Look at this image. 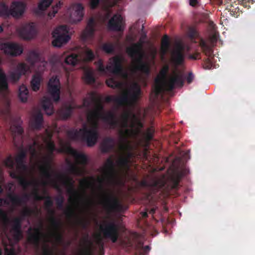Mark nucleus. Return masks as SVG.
Instances as JSON below:
<instances>
[{"label": "nucleus", "instance_id": "obj_1", "mask_svg": "<svg viewBox=\"0 0 255 255\" xmlns=\"http://www.w3.org/2000/svg\"><path fill=\"white\" fill-rule=\"evenodd\" d=\"M104 118L103 107L100 103H98L94 111L90 113L88 115L87 124L89 128H88L87 126L85 125L83 129H80L79 131H74L73 133L71 132V136L73 138H86L88 145L93 146L96 143L98 137V121L100 119Z\"/></svg>", "mask_w": 255, "mask_h": 255}, {"label": "nucleus", "instance_id": "obj_2", "mask_svg": "<svg viewBox=\"0 0 255 255\" xmlns=\"http://www.w3.org/2000/svg\"><path fill=\"white\" fill-rule=\"evenodd\" d=\"M167 66H164L155 79L153 87L154 93L156 95L164 91H169L175 87H181L183 85V80L181 75L175 72L167 76Z\"/></svg>", "mask_w": 255, "mask_h": 255}, {"label": "nucleus", "instance_id": "obj_3", "mask_svg": "<svg viewBox=\"0 0 255 255\" xmlns=\"http://www.w3.org/2000/svg\"><path fill=\"white\" fill-rule=\"evenodd\" d=\"M106 83L109 87L122 90V96L117 100V102L120 105H131L140 96V88L136 83H119L113 79L107 80Z\"/></svg>", "mask_w": 255, "mask_h": 255}, {"label": "nucleus", "instance_id": "obj_4", "mask_svg": "<svg viewBox=\"0 0 255 255\" xmlns=\"http://www.w3.org/2000/svg\"><path fill=\"white\" fill-rule=\"evenodd\" d=\"M27 62L28 65L22 63L18 65L16 72L12 75L13 81L18 80L21 75L30 73L32 69L38 72L43 71L47 64L46 62L41 60L39 54L35 51L29 53Z\"/></svg>", "mask_w": 255, "mask_h": 255}, {"label": "nucleus", "instance_id": "obj_5", "mask_svg": "<svg viewBox=\"0 0 255 255\" xmlns=\"http://www.w3.org/2000/svg\"><path fill=\"white\" fill-rule=\"evenodd\" d=\"M60 83L59 79L56 77L51 78L48 83V97H44L42 100L44 110L48 115H51L53 112L51 101L57 102L60 99Z\"/></svg>", "mask_w": 255, "mask_h": 255}, {"label": "nucleus", "instance_id": "obj_6", "mask_svg": "<svg viewBox=\"0 0 255 255\" xmlns=\"http://www.w3.org/2000/svg\"><path fill=\"white\" fill-rule=\"evenodd\" d=\"M127 53L132 58L131 66L128 71L130 74L139 71L148 73L149 65L147 63H143L141 61L143 54L141 51V44L138 43L127 48Z\"/></svg>", "mask_w": 255, "mask_h": 255}, {"label": "nucleus", "instance_id": "obj_7", "mask_svg": "<svg viewBox=\"0 0 255 255\" xmlns=\"http://www.w3.org/2000/svg\"><path fill=\"white\" fill-rule=\"evenodd\" d=\"M122 128L120 133L124 136H133L140 131L142 124L138 116L130 113H125L122 116Z\"/></svg>", "mask_w": 255, "mask_h": 255}, {"label": "nucleus", "instance_id": "obj_8", "mask_svg": "<svg viewBox=\"0 0 255 255\" xmlns=\"http://www.w3.org/2000/svg\"><path fill=\"white\" fill-rule=\"evenodd\" d=\"M52 35L54 38L52 44L55 47H61L70 39L69 30L66 26L57 27L53 32Z\"/></svg>", "mask_w": 255, "mask_h": 255}, {"label": "nucleus", "instance_id": "obj_9", "mask_svg": "<svg viewBox=\"0 0 255 255\" xmlns=\"http://www.w3.org/2000/svg\"><path fill=\"white\" fill-rule=\"evenodd\" d=\"M84 8L80 3L71 4L67 9L66 16L71 23H76L80 21L83 17Z\"/></svg>", "mask_w": 255, "mask_h": 255}, {"label": "nucleus", "instance_id": "obj_10", "mask_svg": "<svg viewBox=\"0 0 255 255\" xmlns=\"http://www.w3.org/2000/svg\"><path fill=\"white\" fill-rule=\"evenodd\" d=\"M122 58L120 57H116L110 60L109 65L105 69L103 66L102 61L100 60L97 63L98 70L102 73L109 71L113 74H117L121 71V63Z\"/></svg>", "mask_w": 255, "mask_h": 255}, {"label": "nucleus", "instance_id": "obj_11", "mask_svg": "<svg viewBox=\"0 0 255 255\" xmlns=\"http://www.w3.org/2000/svg\"><path fill=\"white\" fill-rule=\"evenodd\" d=\"M0 49L7 55L17 56L22 52V47L13 43H4L0 46Z\"/></svg>", "mask_w": 255, "mask_h": 255}, {"label": "nucleus", "instance_id": "obj_12", "mask_svg": "<svg viewBox=\"0 0 255 255\" xmlns=\"http://www.w3.org/2000/svg\"><path fill=\"white\" fill-rule=\"evenodd\" d=\"M35 25L34 23L26 24L21 28L17 29V31L19 36L25 40L32 38L35 33Z\"/></svg>", "mask_w": 255, "mask_h": 255}, {"label": "nucleus", "instance_id": "obj_13", "mask_svg": "<svg viewBox=\"0 0 255 255\" xmlns=\"http://www.w3.org/2000/svg\"><path fill=\"white\" fill-rule=\"evenodd\" d=\"M100 230L104 235L111 239L113 242H115L118 238V229L113 224H109L106 226L101 225Z\"/></svg>", "mask_w": 255, "mask_h": 255}, {"label": "nucleus", "instance_id": "obj_14", "mask_svg": "<svg viewBox=\"0 0 255 255\" xmlns=\"http://www.w3.org/2000/svg\"><path fill=\"white\" fill-rule=\"evenodd\" d=\"M25 3L21 1L13 2L9 10V14L13 17H18L21 16L25 10Z\"/></svg>", "mask_w": 255, "mask_h": 255}, {"label": "nucleus", "instance_id": "obj_15", "mask_svg": "<svg viewBox=\"0 0 255 255\" xmlns=\"http://www.w3.org/2000/svg\"><path fill=\"white\" fill-rule=\"evenodd\" d=\"M124 26L123 19L121 15H115L110 20L108 27L112 30L120 31Z\"/></svg>", "mask_w": 255, "mask_h": 255}, {"label": "nucleus", "instance_id": "obj_16", "mask_svg": "<svg viewBox=\"0 0 255 255\" xmlns=\"http://www.w3.org/2000/svg\"><path fill=\"white\" fill-rule=\"evenodd\" d=\"M95 22L93 18H90L87 23L85 29L81 34V38L86 40L92 37L94 31Z\"/></svg>", "mask_w": 255, "mask_h": 255}, {"label": "nucleus", "instance_id": "obj_17", "mask_svg": "<svg viewBox=\"0 0 255 255\" xmlns=\"http://www.w3.org/2000/svg\"><path fill=\"white\" fill-rule=\"evenodd\" d=\"M54 0H41L38 4L37 7L34 10V13L37 15H40L46 10Z\"/></svg>", "mask_w": 255, "mask_h": 255}, {"label": "nucleus", "instance_id": "obj_18", "mask_svg": "<svg viewBox=\"0 0 255 255\" xmlns=\"http://www.w3.org/2000/svg\"><path fill=\"white\" fill-rule=\"evenodd\" d=\"M66 151L72 155L75 158L78 162H80L82 164L86 162L87 160L86 157L84 154L78 153L77 151L71 147H68Z\"/></svg>", "mask_w": 255, "mask_h": 255}, {"label": "nucleus", "instance_id": "obj_19", "mask_svg": "<svg viewBox=\"0 0 255 255\" xmlns=\"http://www.w3.org/2000/svg\"><path fill=\"white\" fill-rule=\"evenodd\" d=\"M42 81V76L40 74H36L32 78L31 81V87L34 91H37L39 89L41 82Z\"/></svg>", "mask_w": 255, "mask_h": 255}, {"label": "nucleus", "instance_id": "obj_20", "mask_svg": "<svg viewBox=\"0 0 255 255\" xmlns=\"http://www.w3.org/2000/svg\"><path fill=\"white\" fill-rule=\"evenodd\" d=\"M172 59L177 64H181L183 60L181 49L175 50L172 53Z\"/></svg>", "mask_w": 255, "mask_h": 255}, {"label": "nucleus", "instance_id": "obj_21", "mask_svg": "<svg viewBox=\"0 0 255 255\" xmlns=\"http://www.w3.org/2000/svg\"><path fill=\"white\" fill-rule=\"evenodd\" d=\"M18 97L22 102H25L27 101L28 97V91L25 85H22L19 87Z\"/></svg>", "mask_w": 255, "mask_h": 255}, {"label": "nucleus", "instance_id": "obj_22", "mask_svg": "<svg viewBox=\"0 0 255 255\" xmlns=\"http://www.w3.org/2000/svg\"><path fill=\"white\" fill-rule=\"evenodd\" d=\"M169 47V41L168 37L165 35H164L162 39L161 46V58L162 60L163 59V56L165 53L167 51Z\"/></svg>", "mask_w": 255, "mask_h": 255}, {"label": "nucleus", "instance_id": "obj_23", "mask_svg": "<svg viewBox=\"0 0 255 255\" xmlns=\"http://www.w3.org/2000/svg\"><path fill=\"white\" fill-rule=\"evenodd\" d=\"M80 57L84 61H89L93 59L94 54L90 49L86 48L80 56Z\"/></svg>", "mask_w": 255, "mask_h": 255}, {"label": "nucleus", "instance_id": "obj_24", "mask_svg": "<svg viewBox=\"0 0 255 255\" xmlns=\"http://www.w3.org/2000/svg\"><path fill=\"white\" fill-rule=\"evenodd\" d=\"M63 5V2L61 1L57 2L55 5H54L52 7V9L51 11H49L48 13V16L50 18H52L54 17L56 14L58 12V10L61 8V6Z\"/></svg>", "mask_w": 255, "mask_h": 255}, {"label": "nucleus", "instance_id": "obj_25", "mask_svg": "<svg viewBox=\"0 0 255 255\" xmlns=\"http://www.w3.org/2000/svg\"><path fill=\"white\" fill-rule=\"evenodd\" d=\"M7 89V84L5 76L1 69H0V90L5 91Z\"/></svg>", "mask_w": 255, "mask_h": 255}, {"label": "nucleus", "instance_id": "obj_26", "mask_svg": "<svg viewBox=\"0 0 255 255\" xmlns=\"http://www.w3.org/2000/svg\"><path fill=\"white\" fill-rule=\"evenodd\" d=\"M51 135L48 133V137L44 140V144L47 151L51 153L54 150V145L50 140Z\"/></svg>", "mask_w": 255, "mask_h": 255}, {"label": "nucleus", "instance_id": "obj_27", "mask_svg": "<svg viewBox=\"0 0 255 255\" xmlns=\"http://www.w3.org/2000/svg\"><path fill=\"white\" fill-rule=\"evenodd\" d=\"M65 63L69 65L74 66L78 63L79 59L76 55L72 54L67 56L65 59Z\"/></svg>", "mask_w": 255, "mask_h": 255}, {"label": "nucleus", "instance_id": "obj_28", "mask_svg": "<svg viewBox=\"0 0 255 255\" xmlns=\"http://www.w3.org/2000/svg\"><path fill=\"white\" fill-rule=\"evenodd\" d=\"M43 121L42 116L41 113H38L34 117V122L32 126L34 128H38Z\"/></svg>", "mask_w": 255, "mask_h": 255}, {"label": "nucleus", "instance_id": "obj_29", "mask_svg": "<svg viewBox=\"0 0 255 255\" xmlns=\"http://www.w3.org/2000/svg\"><path fill=\"white\" fill-rule=\"evenodd\" d=\"M7 6L3 3H0V15L4 16L9 13Z\"/></svg>", "mask_w": 255, "mask_h": 255}, {"label": "nucleus", "instance_id": "obj_30", "mask_svg": "<svg viewBox=\"0 0 255 255\" xmlns=\"http://www.w3.org/2000/svg\"><path fill=\"white\" fill-rule=\"evenodd\" d=\"M103 198L104 202L108 204L111 203H115L116 202L115 199L111 198L108 194L107 193H104L103 194Z\"/></svg>", "mask_w": 255, "mask_h": 255}, {"label": "nucleus", "instance_id": "obj_31", "mask_svg": "<svg viewBox=\"0 0 255 255\" xmlns=\"http://www.w3.org/2000/svg\"><path fill=\"white\" fill-rule=\"evenodd\" d=\"M90 179L86 178L81 180L80 181V186L85 187V188H89L90 186Z\"/></svg>", "mask_w": 255, "mask_h": 255}, {"label": "nucleus", "instance_id": "obj_32", "mask_svg": "<svg viewBox=\"0 0 255 255\" xmlns=\"http://www.w3.org/2000/svg\"><path fill=\"white\" fill-rule=\"evenodd\" d=\"M5 255H15L14 249L12 246H5Z\"/></svg>", "mask_w": 255, "mask_h": 255}, {"label": "nucleus", "instance_id": "obj_33", "mask_svg": "<svg viewBox=\"0 0 255 255\" xmlns=\"http://www.w3.org/2000/svg\"><path fill=\"white\" fill-rule=\"evenodd\" d=\"M4 164L8 167H12L14 164V159L11 157H8L5 160Z\"/></svg>", "mask_w": 255, "mask_h": 255}, {"label": "nucleus", "instance_id": "obj_34", "mask_svg": "<svg viewBox=\"0 0 255 255\" xmlns=\"http://www.w3.org/2000/svg\"><path fill=\"white\" fill-rule=\"evenodd\" d=\"M103 49L107 53H110L113 50V46L111 44H106L103 45Z\"/></svg>", "mask_w": 255, "mask_h": 255}, {"label": "nucleus", "instance_id": "obj_35", "mask_svg": "<svg viewBox=\"0 0 255 255\" xmlns=\"http://www.w3.org/2000/svg\"><path fill=\"white\" fill-rule=\"evenodd\" d=\"M10 128L15 133H17L18 134H21L23 132V129L20 126L16 127H11Z\"/></svg>", "mask_w": 255, "mask_h": 255}, {"label": "nucleus", "instance_id": "obj_36", "mask_svg": "<svg viewBox=\"0 0 255 255\" xmlns=\"http://www.w3.org/2000/svg\"><path fill=\"white\" fill-rule=\"evenodd\" d=\"M84 78L85 80L88 83H90L94 82L93 78L91 77V75H90V74L88 73L85 74Z\"/></svg>", "mask_w": 255, "mask_h": 255}, {"label": "nucleus", "instance_id": "obj_37", "mask_svg": "<svg viewBox=\"0 0 255 255\" xmlns=\"http://www.w3.org/2000/svg\"><path fill=\"white\" fill-rule=\"evenodd\" d=\"M194 79V75L192 73H189L188 76L186 77V80L188 83H191Z\"/></svg>", "mask_w": 255, "mask_h": 255}, {"label": "nucleus", "instance_id": "obj_38", "mask_svg": "<svg viewBox=\"0 0 255 255\" xmlns=\"http://www.w3.org/2000/svg\"><path fill=\"white\" fill-rule=\"evenodd\" d=\"M200 46L203 50H206L207 48L206 42L203 40L200 42Z\"/></svg>", "mask_w": 255, "mask_h": 255}, {"label": "nucleus", "instance_id": "obj_39", "mask_svg": "<svg viewBox=\"0 0 255 255\" xmlns=\"http://www.w3.org/2000/svg\"><path fill=\"white\" fill-rule=\"evenodd\" d=\"M24 156H25V154L22 153L21 155L17 156L15 158V160L16 162H18L21 159L23 158L24 157Z\"/></svg>", "mask_w": 255, "mask_h": 255}, {"label": "nucleus", "instance_id": "obj_40", "mask_svg": "<svg viewBox=\"0 0 255 255\" xmlns=\"http://www.w3.org/2000/svg\"><path fill=\"white\" fill-rule=\"evenodd\" d=\"M189 4L192 6H195L197 4V0H189Z\"/></svg>", "mask_w": 255, "mask_h": 255}, {"label": "nucleus", "instance_id": "obj_41", "mask_svg": "<svg viewBox=\"0 0 255 255\" xmlns=\"http://www.w3.org/2000/svg\"><path fill=\"white\" fill-rule=\"evenodd\" d=\"M121 75H122L123 77H128V72H122V73H121Z\"/></svg>", "mask_w": 255, "mask_h": 255}, {"label": "nucleus", "instance_id": "obj_42", "mask_svg": "<svg viewBox=\"0 0 255 255\" xmlns=\"http://www.w3.org/2000/svg\"><path fill=\"white\" fill-rule=\"evenodd\" d=\"M216 39H217V36H216V35H215L214 36V37H213V38L212 39V40H212V41H214L216 40Z\"/></svg>", "mask_w": 255, "mask_h": 255}, {"label": "nucleus", "instance_id": "obj_43", "mask_svg": "<svg viewBox=\"0 0 255 255\" xmlns=\"http://www.w3.org/2000/svg\"><path fill=\"white\" fill-rule=\"evenodd\" d=\"M156 53V50H155V51L154 52V53L152 54V58H154V56H155V55Z\"/></svg>", "mask_w": 255, "mask_h": 255}, {"label": "nucleus", "instance_id": "obj_44", "mask_svg": "<svg viewBox=\"0 0 255 255\" xmlns=\"http://www.w3.org/2000/svg\"><path fill=\"white\" fill-rule=\"evenodd\" d=\"M38 233L37 231H36L35 238H38Z\"/></svg>", "mask_w": 255, "mask_h": 255}, {"label": "nucleus", "instance_id": "obj_45", "mask_svg": "<svg viewBox=\"0 0 255 255\" xmlns=\"http://www.w3.org/2000/svg\"><path fill=\"white\" fill-rule=\"evenodd\" d=\"M2 31V28L1 26H0V32Z\"/></svg>", "mask_w": 255, "mask_h": 255}, {"label": "nucleus", "instance_id": "obj_46", "mask_svg": "<svg viewBox=\"0 0 255 255\" xmlns=\"http://www.w3.org/2000/svg\"><path fill=\"white\" fill-rule=\"evenodd\" d=\"M90 97H91V98H92L91 102H93V95H90Z\"/></svg>", "mask_w": 255, "mask_h": 255}, {"label": "nucleus", "instance_id": "obj_47", "mask_svg": "<svg viewBox=\"0 0 255 255\" xmlns=\"http://www.w3.org/2000/svg\"><path fill=\"white\" fill-rule=\"evenodd\" d=\"M2 191V188L1 187H0V193H1Z\"/></svg>", "mask_w": 255, "mask_h": 255}, {"label": "nucleus", "instance_id": "obj_48", "mask_svg": "<svg viewBox=\"0 0 255 255\" xmlns=\"http://www.w3.org/2000/svg\"><path fill=\"white\" fill-rule=\"evenodd\" d=\"M190 58H191V59H194V58L193 56H190Z\"/></svg>", "mask_w": 255, "mask_h": 255}, {"label": "nucleus", "instance_id": "obj_49", "mask_svg": "<svg viewBox=\"0 0 255 255\" xmlns=\"http://www.w3.org/2000/svg\"><path fill=\"white\" fill-rule=\"evenodd\" d=\"M84 105H86V102L85 101L84 102Z\"/></svg>", "mask_w": 255, "mask_h": 255}, {"label": "nucleus", "instance_id": "obj_50", "mask_svg": "<svg viewBox=\"0 0 255 255\" xmlns=\"http://www.w3.org/2000/svg\"><path fill=\"white\" fill-rule=\"evenodd\" d=\"M146 213H144V214H143V216H146Z\"/></svg>", "mask_w": 255, "mask_h": 255}]
</instances>
